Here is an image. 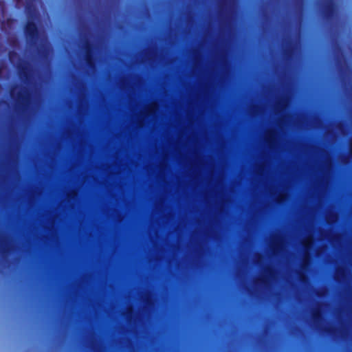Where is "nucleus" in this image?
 <instances>
[{
	"instance_id": "f257e3e1",
	"label": "nucleus",
	"mask_w": 352,
	"mask_h": 352,
	"mask_svg": "<svg viewBox=\"0 0 352 352\" xmlns=\"http://www.w3.org/2000/svg\"><path fill=\"white\" fill-rule=\"evenodd\" d=\"M348 232L346 239V264L338 265L333 272V279L338 284L346 283V335L347 352H351L349 342H352V204L349 201L347 208Z\"/></svg>"
},
{
	"instance_id": "f03ea898",
	"label": "nucleus",
	"mask_w": 352,
	"mask_h": 352,
	"mask_svg": "<svg viewBox=\"0 0 352 352\" xmlns=\"http://www.w3.org/2000/svg\"><path fill=\"white\" fill-rule=\"evenodd\" d=\"M333 51L340 81L346 86L347 118L349 122H352V67L347 65L342 50L338 44L333 45Z\"/></svg>"
},
{
	"instance_id": "7ed1b4c3",
	"label": "nucleus",
	"mask_w": 352,
	"mask_h": 352,
	"mask_svg": "<svg viewBox=\"0 0 352 352\" xmlns=\"http://www.w3.org/2000/svg\"><path fill=\"white\" fill-rule=\"evenodd\" d=\"M328 306L329 305L326 302H316L314 307L311 310V321L314 327L320 333L327 335L336 340L341 337L342 330L330 323H327L325 325L322 324L324 321L322 310Z\"/></svg>"
},
{
	"instance_id": "20e7f679",
	"label": "nucleus",
	"mask_w": 352,
	"mask_h": 352,
	"mask_svg": "<svg viewBox=\"0 0 352 352\" xmlns=\"http://www.w3.org/2000/svg\"><path fill=\"white\" fill-rule=\"evenodd\" d=\"M11 97L16 102L18 106L23 111L30 109L31 104V94L27 87H21L20 90L15 93L14 88L10 89Z\"/></svg>"
},
{
	"instance_id": "39448f33",
	"label": "nucleus",
	"mask_w": 352,
	"mask_h": 352,
	"mask_svg": "<svg viewBox=\"0 0 352 352\" xmlns=\"http://www.w3.org/2000/svg\"><path fill=\"white\" fill-rule=\"evenodd\" d=\"M311 246H305L302 252V257L300 265V269L296 271L299 280L302 283H308V278L305 274V272L308 270L310 265L311 256L309 254V250Z\"/></svg>"
},
{
	"instance_id": "423d86ee",
	"label": "nucleus",
	"mask_w": 352,
	"mask_h": 352,
	"mask_svg": "<svg viewBox=\"0 0 352 352\" xmlns=\"http://www.w3.org/2000/svg\"><path fill=\"white\" fill-rule=\"evenodd\" d=\"M24 34L27 43L32 47L36 45L39 38V31L36 23L32 20H28L24 26Z\"/></svg>"
},
{
	"instance_id": "0eeeda50",
	"label": "nucleus",
	"mask_w": 352,
	"mask_h": 352,
	"mask_svg": "<svg viewBox=\"0 0 352 352\" xmlns=\"http://www.w3.org/2000/svg\"><path fill=\"white\" fill-rule=\"evenodd\" d=\"M17 69L20 79L25 83L29 85L32 80V67L26 60L16 64L15 67Z\"/></svg>"
},
{
	"instance_id": "6e6552de",
	"label": "nucleus",
	"mask_w": 352,
	"mask_h": 352,
	"mask_svg": "<svg viewBox=\"0 0 352 352\" xmlns=\"http://www.w3.org/2000/svg\"><path fill=\"white\" fill-rule=\"evenodd\" d=\"M321 14L326 21H332L337 14V6L335 1L324 0L321 5Z\"/></svg>"
},
{
	"instance_id": "1a4fd4ad",
	"label": "nucleus",
	"mask_w": 352,
	"mask_h": 352,
	"mask_svg": "<svg viewBox=\"0 0 352 352\" xmlns=\"http://www.w3.org/2000/svg\"><path fill=\"white\" fill-rule=\"evenodd\" d=\"M288 102L289 98L285 95H281L277 98L274 104V113L276 115H282L281 118L278 119V125H280L285 121V120L289 117L288 115L283 114L288 105Z\"/></svg>"
},
{
	"instance_id": "9d476101",
	"label": "nucleus",
	"mask_w": 352,
	"mask_h": 352,
	"mask_svg": "<svg viewBox=\"0 0 352 352\" xmlns=\"http://www.w3.org/2000/svg\"><path fill=\"white\" fill-rule=\"evenodd\" d=\"M76 87L78 90V112L80 113L85 109L86 95L85 92L86 91V86L82 81L78 80L76 84Z\"/></svg>"
},
{
	"instance_id": "9b49d317",
	"label": "nucleus",
	"mask_w": 352,
	"mask_h": 352,
	"mask_svg": "<svg viewBox=\"0 0 352 352\" xmlns=\"http://www.w3.org/2000/svg\"><path fill=\"white\" fill-rule=\"evenodd\" d=\"M284 239V235L281 232L272 235L270 247L273 253L280 252L283 250Z\"/></svg>"
},
{
	"instance_id": "f8f14e48",
	"label": "nucleus",
	"mask_w": 352,
	"mask_h": 352,
	"mask_svg": "<svg viewBox=\"0 0 352 352\" xmlns=\"http://www.w3.org/2000/svg\"><path fill=\"white\" fill-rule=\"evenodd\" d=\"M141 302L143 303V311H148L154 306V300L153 293L150 290H146L142 293L140 296Z\"/></svg>"
},
{
	"instance_id": "ddd939ff",
	"label": "nucleus",
	"mask_w": 352,
	"mask_h": 352,
	"mask_svg": "<svg viewBox=\"0 0 352 352\" xmlns=\"http://www.w3.org/2000/svg\"><path fill=\"white\" fill-rule=\"evenodd\" d=\"M294 44L292 40L285 41L283 46V57L285 60L290 61L294 53Z\"/></svg>"
},
{
	"instance_id": "4468645a",
	"label": "nucleus",
	"mask_w": 352,
	"mask_h": 352,
	"mask_svg": "<svg viewBox=\"0 0 352 352\" xmlns=\"http://www.w3.org/2000/svg\"><path fill=\"white\" fill-rule=\"evenodd\" d=\"M158 56L157 48L156 47H150L144 50L142 53V62H148L153 63L155 62Z\"/></svg>"
},
{
	"instance_id": "2eb2a0df",
	"label": "nucleus",
	"mask_w": 352,
	"mask_h": 352,
	"mask_svg": "<svg viewBox=\"0 0 352 352\" xmlns=\"http://www.w3.org/2000/svg\"><path fill=\"white\" fill-rule=\"evenodd\" d=\"M12 243L8 235L0 234V254L3 256L7 254L12 250Z\"/></svg>"
},
{
	"instance_id": "dca6fc26",
	"label": "nucleus",
	"mask_w": 352,
	"mask_h": 352,
	"mask_svg": "<svg viewBox=\"0 0 352 352\" xmlns=\"http://www.w3.org/2000/svg\"><path fill=\"white\" fill-rule=\"evenodd\" d=\"M277 274V270L272 266L266 265L263 267L261 280L265 283L267 280H274Z\"/></svg>"
},
{
	"instance_id": "f3484780",
	"label": "nucleus",
	"mask_w": 352,
	"mask_h": 352,
	"mask_svg": "<svg viewBox=\"0 0 352 352\" xmlns=\"http://www.w3.org/2000/svg\"><path fill=\"white\" fill-rule=\"evenodd\" d=\"M122 315L125 318L129 324H136L140 320V314L139 313H134L131 307H127Z\"/></svg>"
},
{
	"instance_id": "a211bd4d",
	"label": "nucleus",
	"mask_w": 352,
	"mask_h": 352,
	"mask_svg": "<svg viewBox=\"0 0 352 352\" xmlns=\"http://www.w3.org/2000/svg\"><path fill=\"white\" fill-rule=\"evenodd\" d=\"M25 12L27 15L28 20L33 21L34 19H37L38 16L36 7L31 1L27 2L25 7Z\"/></svg>"
},
{
	"instance_id": "6ab92c4d",
	"label": "nucleus",
	"mask_w": 352,
	"mask_h": 352,
	"mask_svg": "<svg viewBox=\"0 0 352 352\" xmlns=\"http://www.w3.org/2000/svg\"><path fill=\"white\" fill-rule=\"evenodd\" d=\"M319 234L321 238L327 239L330 243L333 244L339 239L338 234L333 232L329 230L320 229L319 230Z\"/></svg>"
},
{
	"instance_id": "aec40b11",
	"label": "nucleus",
	"mask_w": 352,
	"mask_h": 352,
	"mask_svg": "<svg viewBox=\"0 0 352 352\" xmlns=\"http://www.w3.org/2000/svg\"><path fill=\"white\" fill-rule=\"evenodd\" d=\"M219 63L222 67V74H221V78H223V76H224V74L226 73V69L227 68L229 67V63H228V59H227V56H226V52L223 50V49H221L220 51H219Z\"/></svg>"
},
{
	"instance_id": "412c9836",
	"label": "nucleus",
	"mask_w": 352,
	"mask_h": 352,
	"mask_svg": "<svg viewBox=\"0 0 352 352\" xmlns=\"http://www.w3.org/2000/svg\"><path fill=\"white\" fill-rule=\"evenodd\" d=\"M88 347L93 352H102V347L95 336H91L88 340Z\"/></svg>"
},
{
	"instance_id": "4be33fe9",
	"label": "nucleus",
	"mask_w": 352,
	"mask_h": 352,
	"mask_svg": "<svg viewBox=\"0 0 352 352\" xmlns=\"http://www.w3.org/2000/svg\"><path fill=\"white\" fill-rule=\"evenodd\" d=\"M82 50L84 51V54H93L94 53V45L90 42V41L86 38L85 36H84L83 38H82Z\"/></svg>"
},
{
	"instance_id": "5701e85b",
	"label": "nucleus",
	"mask_w": 352,
	"mask_h": 352,
	"mask_svg": "<svg viewBox=\"0 0 352 352\" xmlns=\"http://www.w3.org/2000/svg\"><path fill=\"white\" fill-rule=\"evenodd\" d=\"M278 133L275 130L270 131L266 137V141L270 147H273L276 144Z\"/></svg>"
},
{
	"instance_id": "b1692460",
	"label": "nucleus",
	"mask_w": 352,
	"mask_h": 352,
	"mask_svg": "<svg viewBox=\"0 0 352 352\" xmlns=\"http://www.w3.org/2000/svg\"><path fill=\"white\" fill-rule=\"evenodd\" d=\"M84 59L89 69L91 70L96 69V58L94 57V53L84 54Z\"/></svg>"
},
{
	"instance_id": "393cba45",
	"label": "nucleus",
	"mask_w": 352,
	"mask_h": 352,
	"mask_svg": "<svg viewBox=\"0 0 352 352\" xmlns=\"http://www.w3.org/2000/svg\"><path fill=\"white\" fill-rule=\"evenodd\" d=\"M8 59L10 62L16 67V64H19V63L23 62L24 60H23L19 54L16 52L15 51H10L8 54Z\"/></svg>"
},
{
	"instance_id": "a878e982",
	"label": "nucleus",
	"mask_w": 352,
	"mask_h": 352,
	"mask_svg": "<svg viewBox=\"0 0 352 352\" xmlns=\"http://www.w3.org/2000/svg\"><path fill=\"white\" fill-rule=\"evenodd\" d=\"M234 1V0H220L219 8V9L225 8L226 13H228Z\"/></svg>"
},
{
	"instance_id": "bb28decb",
	"label": "nucleus",
	"mask_w": 352,
	"mask_h": 352,
	"mask_svg": "<svg viewBox=\"0 0 352 352\" xmlns=\"http://www.w3.org/2000/svg\"><path fill=\"white\" fill-rule=\"evenodd\" d=\"M65 197L67 199V201L68 202H70L72 201H76L78 198V190L76 188H73L69 190H68L66 194Z\"/></svg>"
},
{
	"instance_id": "cd10ccee",
	"label": "nucleus",
	"mask_w": 352,
	"mask_h": 352,
	"mask_svg": "<svg viewBox=\"0 0 352 352\" xmlns=\"http://www.w3.org/2000/svg\"><path fill=\"white\" fill-rule=\"evenodd\" d=\"M304 147L308 148L309 150L314 151L316 153H320L321 155H328L327 151L322 148L313 145L303 144Z\"/></svg>"
},
{
	"instance_id": "c85d7f7f",
	"label": "nucleus",
	"mask_w": 352,
	"mask_h": 352,
	"mask_svg": "<svg viewBox=\"0 0 352 352\" xmlns=\"http://www.w3.org/2000/svg\"><path fill=\"white\" fill-rule=\"evenodd\" d=\"M50 49L45 45H41L38 47V54L42 58H45L49 54Z\"/></svg>"
},
{
	"instance_id": "c756f323",
	"label": "nucleus",
	"mask_w": 352,
	"mask_h": 352,
	"mask_svg": "<svg viewBox=\"0 0 352 352\" xmlns=\"http://www.w3.org/2000/svg\"><path fill=\"white\" fill-rule=\"evenodd\" d=\"M337 217V214L333 211H327L325 214V220L328 223H334Z\"/></svg>"
},
{
	"instance_id": "7c9ffc66",
	"label": "nucleus",
	"mask_w": 352,
	"mask_h": 352,
	"mask_svg": "<svg viewBox=\"0 0 352 352\" xmlns=\"http://www.w3.org/2000/svg\"><path fill=\"white\" fill-rule=\"evenodd\" d=\"M346 160L348 162H352V136L349 137L347 140Z\"/></svg>"
},
{
	"instance_id": "2f4dec72",
	"label": "nucleus",
	"mask_w": 352,
	"mask_h": 352,
	"mask_svg": "<svg viewBox=\"0 0 352 352\" xmlns=\"http://www.w3.org/2000/svg\"><path fill=\"white\" fill-rule=\"evenodd\" d=\"M263 256L261 253H255L253 256V263L261 267L263 263Z\"/></svg>"
},
{
	"instance_id": "473e14b6",
	"label": "nucleus",
	"mask_w": 352,
	"mask_h": 352,
	"mask_svg": "<svg viewBox=\"0 0 352 352\" xmlns=\"http://www.w3.org/2000/svg\"><path fill=\"white\" fill-rule=\"evenodd\" d=\"M118 85L121 89H125L126 88L130 87L129 78L126 76H123V77L120 78V79L119 80V82H118Z\"/></svg>"
},
{
	"instance_id": "72a5a7b5",
	"label": "nucleus",
	"mask_w": 352,
	"mask_h": 352,
	"mask_svg": "<svg viewBox=\"0 0 352 352\" xmlns=\"http://www.w3.org/2000/svg\"><path fill=\"white\" fill-rule=\"evenodd\" d=\"M314 294L318 297H324L327 294V289L325 287H321L314 290Z\"/></svg>"
},
{
	"instance_id": "f704fd0d",
	"label": "nucleus",
	"mask_w": 352,
	"mask_h": 352,
	"mask_svg": "<svg viewBox=\"0 0 352 352\" xmlns=\"http://www.w3.org/2000/svg\"><path fill=\"white\" fill-rule=\"evenodd\" d=\"M261 107L258 105H252L248 109V113L251 116L256 115L259 113Z\"/></svg>"
},
{
	"instance_id": "c9c22d12",
	"label": "nucleus",
	"mask_w": 352,
	"mask_h": 352,
	"mask_svg": "<svg viewBox=\"0 0 352 352\" xmlns=\"http://www.w3.org/2000/svg\"><path fill=\"white\" fill-rule=\"evenodd\" d=\"M56 218V215H52L50 219H49V224L50 226H45V229L47 231H52L54 230V221Z\"/></svg>"
},
{
	"instance_id": "e433bc0d",
	"label": "nucleus",
	"mask_w": 352,
	"mask_h": 352,
	"mask_svg": "<svg viewBox=\"0 0 352 352\" xmlns=\"http://www.w3.org/2000/svg\"><path fill=\"white\" fill-rule=\"evenodd\" d=\"M115 212V219L118 223H120L124 220V215L118 210L114 209Z\"/></svg>"
},
{
	"instance_id": "4c0bfd02",
	"label": "nucleus",
	"mask_w": 352,
	"mask_h": 352,
	"mask_svg": "<svg viewBox=\"0 0 352 352\" xmlns=\"http://www.w3.org/2000/svg\"><path fill=\"white\" fill-rule=\"evenodd\" d=\"M296 10H299L300 13L302 11L303 0H294Z\"/></svg>"
},
{
	"instance_id": "58836bf2",
	"label": "nucleus",
	"mask_w": 352,
	"mask_h": 352,
	"mask_svg": "<svg viewBox=\"0 0 352 352\" xmlns=\"http://www.w3.org/2000/svg\"><path fill=\"white\" fill-rule=\"evenodd\" d=\"M322 182H323V177H319L317 180H316V189L320 190V187L322 184Z\"/></svg>"
},
{
	"instance_id": "ea45409f",
	"label": "nucleus",
	"mask_w": 352,
	"mask_h": 352,
	"mask_svg": "<svg viewBox=\"0 0 352 352\" xmlns=\"http://www.w3.org/2000/svg\"><path fill=\"white\" fill-rule=\"evenodd\" d=\"M38 192H37V188H34V189H32L30 192H29V198L30 199H31L32 198H33L36 195H37Z\"/></svg>"
},
{
	"instance_id": "a19ab883",
	"label": "nucleus",
	"mask_w": 352,
	"mask_h": 352,
	"mask_svg": "<svg viewBox=\"0 0 352 352\" xmlns=\"http://www.w3.org/2000/svg\"><path fill=\"white\" fill-rule=\"evenodd\" d=\"M305 121V117L304 116H302L299 118L297 119L296 120V123L299 125H302L304 124V122Z\"/></svg>"
},
{
	"instance_id": "79ce46f5",
	"label": "nucleus",
	"mask_w": 352,
	"mask_h": 352,
	"mask_svg": "<svg viewBox=\"0 0 352 352\" xmlns=\"http://www.w3.org/2000/svg\"><path fill=\"white\" fill-rule=\"evenodd\" d=\"M199 53H198L197 51H195V52H193V58H194V60H195V62H196V61H197V60L198 59V58H199Z\"/></svg>"
},
{
	"instance_id": "37998d69",
	"label": "nucleus",
	"mask_w": 352,
	"mask_h": 352,
	"mask_svg": "<svg viewBox=\"0 0 352 352\" xmlns=\"http://www.w3.org/2000/svg\"><path fill=\"white\" fill-rule=\"evenodd\" d=\"M66 134L68 137H70L73 134V131L70 129H67Z\"/></svg>"
},
{
	"instance_id": "c03bdc74",
	"label": "nucleus",
	"mask_w": 352,
	"mask_h": 352,
	"mask_svg": "<svg viewBox=\"0 0 352 352\" xmlns=\"http://www.w3.org/2000/svg\"><path fill=\"white\" fill-rule=\"evenodd\" d=\"M336 316L338 319H340V318H342V315L341 314V312L340 311H338L336 312Z\"/></svg>"
},
{
	"instance_id": "a18cd8bd",
	"label": "nucleus",
	"mask_w": 352,
	"mask_h": 352,
	"mask_svg": "<svg viewBox=\"0 0 352 352\" xmlns=\"http://www.w3.org/2000/svg\"><path fill=\"white\" fill-rule=\"evenodd\" d=\"M209 234L211 236L214 238L215 236V232H214L212 229L209 230Z\"/></svg>"
},
{
	"instance_id": "49530a36",
	"label": "nucleus",
	"mask_w": 352,
	"mask_h": 352,
	"mask_svg": "<svg viewBox=\"0 0 352 352\" xmlns=\"http://www.w3.org/2000/svg\"><path fill=\"white\" fill-rule=\"evenodd\" d=\"M352 196V190H351L350 188L348 190V197H349V199H350V197Z\"/></svg>"
},
{
	"instance_id": "de8ad7c7",
	"label": "nucleus",
	"mask_w": 352,
	"mask_h": 352,
	"mask_svg": "<svg viewBox=\"0 0 352 352\" xmlns=\"http://www.w3.org/2000/svg\"><path fill=\"white\" fill-rule=\"evenodd\" d=\"M144 113H141L140 114V116H138V123L140 124V121H141V118H142V116H143Z\"/></svg>"
},
{
	"instance_id": "09e8293b",
	"label": "nucleus",
	"mask_w": 352,
	"mask_h": 352,
	"mask_svg": "<svg viewBox=\"0 0 352 352\" xmlns=\"http://www.w3.org/2000/svg\"><path fill=\"white\" fill-rule=\"evenodd\" d=\"M192 19V16L190 14H188L187 16V21H190Z\"/></svg>"
},
{
	"instance_id": "8fccbe9b",
	"label": "nucleus",
	"mask_w": 352,
	"mask_h": 352,
	"mask_svg": "<svg viewBox=\"0 0 352 352\" xmlns=\"http://www.w3.org/2000/svg\"><path fill=\"white\" fill-rule=\"evenodd\" d=\"M322 248H318L317 250H316V254H318L319 252H320Z\"/></svg>"
},
{
	"instance_id": "3c124183",
	"label": "nucleus",
	"mask_w": 352,
	"mask_h": 352,
	"mask_svg": "<svg viewBox=\"0 0 352 352\" xmlns=\"http://www.w3.org/2000/svg\"><path fill=\"white\" fill-rule=\"evenodd\" d=\"M280 195V192L278 195H277V196L276 197V200L277 201H279L278 198H279Z\"/></svg>"
},
{
	"instance_id": "603ef678",
	"label": "nucleus",
	"mask_w": 352,
	"mask_h": 352,
	"mask_svg": "<svg viewBox=\"0 0 352 352\" xmlns=\"http://www.w3.org/2000/svg\"><path fill=\"white\" fill-rule=\"evenodd\" d=\"M197 250H201V245H200V244H198V245H197Z\"/></svg>"
},
{
	"instance_id": "864d4df0",
	"label": "nucleus",
	"mask_w": 352,
	"mask_h": 352,
	"mask_svg": "<svg viewBox=\"0 0 352 352\" xmlns=\"http://www.w3.org/2000/svg\"><path fill=\"white\" fill-rule=\"evenodd\" d=\"M258 170H261V166H258Z\"/></svg>"
},
{
	"instance_id": "5fc2aeb1",
	"label": "nucleus",
	"mask_w": 352,
	"mask_h": 352,
	"mask_svg": "<svg viewBox=\"0 0 352 352\" xmlns=\"http://www.w3.org/2000/svg\"><path fill=\"white\" fill-rule=\"evenodd\" d=\"M349 50H352V48L350 46H349Z\"/></svg>"
},
{
	"instance_id": "6e6d98bb",
	"label": "nucleus",
	"mask_w": 352,
	"mask_h": 352,
	"mask_svg": "<svg viewBox=\"0 0 352 352\" xmlns=\"http://www.w3.org/2000/svg\"><path fill=\"white\" fill-rule=\"evenodd\" d=\"M218 210L220 211L221 210V207H218Z\"/></svg>"
}]
</instances>
